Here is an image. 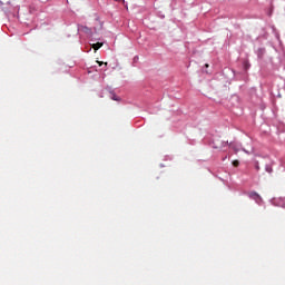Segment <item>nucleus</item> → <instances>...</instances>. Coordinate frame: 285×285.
I'll return each instance as SVG.
<instances>
[{"label": "nucleus", "mask_w": 285, "mask_h": 285, "mask_svg": "<svg viewBox=\"0 0 285 285\" xmlns=\"http://www.w3.org/2000/svg\"><path fill=\"white\" fill-rule=\"evenodd\" d=\"M267 173H272V169H267Z\"/></svg>", "instance_id": "0eeeda50"}, {"label": "nucleus", "mask_w": 285, "mask_h": 285, "mask_svg": "<svg viewBox=\"0 0 285 285\" xmlns=\"http://www.w3.org/2000/svg\"><path fill=\"white\" fill-rule=\"evenodd\" d=\"M112 100L114 101H119V98H117V96H112Z\"/></svg>", "instance_id": "423d86ee"}, {"label": "nucleus", "mask_w": 285, "mask_h": 285, "mask_svg": "<svg viewBox=\"0 0 285 285\" xmlns=\"http://www.w3.org/2000/svg\"><path fill=\"white\" fill-rule=\"evenodd\" d=\"M227 145L230 146V147H233V142L228 144V141H223L222 145H218V144L216 142V144H215V148H216V149H222V148L226 147Z\"/></svg>", "instance_id": "f03ea898"}, {"label": "nucleus", "mask_w": 285, "mask_h": 285, "mask_svg": "<svg viewBox=\"0 0 285 285\" xmlns=\"http://www.w3.org/2000/svg\"><path fill=\"white\" fill-rule=\"evenodd\" d=\"M232 166H234L235 168L239 167V160L232 161Z\"/></svg>", "instance_id": "20e7f679"}, {"label": "nucleus", "mask_w": 285, "mask_h": 285, "mask_svg": "<svg viewBox=\"0 0 285 285\" xmlns=\"http://www.w3.org/2000/svg\"><path fill=\"white\" fill-rule=\"evenodd\" d=\"M116 2H119L120 0H115Z\"/></svg>", "instance_id": "9d476101"}, {"label": "nucleus", "mask_w": 285, "mask_h": 285, "mask_svg": "<svg viewBox=\"0 0 285 285\" xmlns=\"http://www.w3.org/2000/svg\"><path fill=\"white\" fill-rule=\"evenodd\" d=\"M250 199L256 200L257 204H259V202H262V196H259L256 191H253L249 194Z\"/></svg>", "instance_id": "f257e3e1"}, {"label": "nucleus", "mask_w": 285, "mask_h": 285, "mask_svg": "<svg viewBox=\"0 0 285 285\" xmlns=\"http://www.w3.org/2000/svg\"><path fill=\"white\" fill-rule=\"evenodd\" d=\"M256 169L258 170V169H259V167H258V166H256Z\"/></svg>", "instance_id": "1a4fd4ad"}, {"label": "nucleus", "mask_w": 285, "mask_h": 285, "mask_svg": "<svg viewBox=\"0 0 285 285\" xmlns=\"http://www.w3.org/2000/svg\"><path fill=\"white\" fill-rule=\"evenodd\" d=\"M104 43L102 42H96L91 46V48H94L95 51L99 50L100 48H102Z\"/></svg>", "instance_id": "7ed1b4c3"}, {"label": "nucleus", "mask_w": 285, "mask_h": 285, "mask_svg": "<svg viewBox=\"0 0 285 285\" xmlns=\"http://www.w3.org/2000/svg\"><path fill=\"white\" fill-rule=\"evenodd\" d=\"M205 67H206V68H208V67H209V65H205Z\"/></svg>", "instance_id": "6e6552de"}, {"label": "nucleus", "mask_w": 285, "mask_h": 285, "mask_svg": "<svg viewBox=\"0 0 285 285\" xmlns=\"http://www.w3.org/2000/svg\"><path fill=\"white\" fill-rule=\"evenodd\" d=\"M98 66H107V62H102V61H97Z\"/></svg>", "instance_id": "39448f33"}]
</instances>
